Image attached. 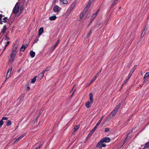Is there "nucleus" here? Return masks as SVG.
<instances>
[{"label":"nucleus","mask_w":149,"mask_h":149,"mask_svg":"<svg viewBox=\"0 0 149 149\" xmlns=\"http://www.w3.org/2000/svg\"><path fill=\"white\" fill-rule=\"evenodd\" d=\"M50 69H51L50 67L47 68L43 71V72L45 73V72L49 70H50Z\"/></svg>","instance_id":"nucleus-35"},{"label":"nucleus","mask_w":149,"mask_h":149,"mask_svg":"<svg viewBox=\"0 0 149 149\" xmlns=\"http://www.w3.org/2000/svg\"><path fill=\"white\" fill-rule=\"evenodd\" d=\"M3 21H2V22H3L5 23H6L7 22V19H8L7 17H4L3 18Z\"/></svg>","instance_id":"nucleus-32"},{"label":"nucleus","mask_w":149,"mask_h":149,"mask_svg":"<svg viewBox=\"0 0 149 149\" xmlns=\"http://www.w3.org/2000/svg\"><path fill=\"white\" fill-rule=\"evenodd\" d=\"M44 73H45L43 72V71H42L39 74L38 77H39L40 79H41L44 76Z\"/></svg>","instance_id":"nucleus-21"},{"label":"nucleus","mask_w":149,"mask_h":149,"mask_svg":"<svg viewBox=\"0 0 149 149\" xmlns=\"http://www.w3.org/2000/svg\"><path fill=\"white\" fill-rule=\"evenodd\" d=\"M94 0H90L89 2L91 3H92Z\"/></svg>","instance_id":"nucleus-59"},{"label":"nucleus","mask_w":149,"mask_h":149,"mask_svg":"<svg viewBox=\"0 0 149 149\" xmlns=\"http://www.w3.org/2000/svg\"><path fill=\"white\" fill-rule=\"evenodd\" d=\"M61 2L63 4H66L68 3V1L67 0H61Z\"/></svg>","instance_id":"nucleus-26"},{"label":"nucleus","mask_w":149,"mask_h":149,"mask_svg":"<svg viewBox=\"0 0 149 149\" xmlns=\"http://www.w3.org/2000/svg\"><path fill=\"white\" fill-rule=\"evenodd\" d=\"M104 142L102 141V140H101L98 143H97V147L99 148L100 149H101L102 148V147H105L106 146V144Z\"/></svg>","instance_id":"nucleus-3"},{"label":"nucleus","mask_w":149,"mask_h":149,"mask_svg":"<svg viewBox=\"0 0 149 149\" xmlns=\"http://www.w3.org/2000/svg\"><path fill=\"white\" fill-rule=\"evenodd\" d=\"M5 39L6 40H9V38L7 36V35L5 36Z\"/></svg>","instance_id":"nucleus-48"},{"label":"nucleus","mask_w":149,"mask_h":149,"mask_svg":"<svg viewBox=\"0 0 149 149\" xmlns=\"http://www.w3.org/2000/svg\"><path fill=\"white\" fill-rule=\"evenodd\" d=\"M132 75V74H129L128 77H127V78H126V79L124 81V84H125L128 81L129 79L130 78V77Z\"/></svg>","instance_id":"nucleus-18"},{"label":"nucleus","mask_w":149,"mask_h":149,"mask_svg":"<svg viewBox=\"0 0 149 149\" xmlns=\"http://www.w3.org/2000/svg\"><path fill=\"white\" fill-rule=\"evenodd\" d=\"M109 130V128H106L105 129V132H107Z\"/></svg>","instance_id":"nucleus-49"},{"label":"nucleus","mask_w":149,"mask_h":149,"mask_svg":"<svg viewBox=\"0 0 149 149\" xmlns=\"http://www.w3.org/2000/svg\"><path fill=\"white\" fill-rule=\"evenodd\" d=\"M91 104L90 103V102H89V101H88L87 102H86V106L87 107V108H89L91 106V104Z\"/></svg>","instance_id":"nucleus-20"},{"label":"nucleus","mask_w":149,"mask_h":149,"mask_svg":"<svg viewBox=\"0 0 149 149\" xmlns=\"http://www.w3.org/2000/svg\"><path fill=\"white\" fill-rule=\"evenodd\" d=\"M144 148H149V141L145 144Z\"/></svg>","instance_id":"nucleus-23"},{"label":"nucleus","mask_w":149,"mask_h":149,"mask_svg":"<svg viewBox=\"0 0 149 149\" xmlns=\"http://www.w3.org/2000/svg\"><path fill=\"white\" fill-rule=\"evenodd\" d=\"M6 28H7L6 26V25H4L3 26V29H2V30L1 31V33H5L6 31V29H7Z\"/></svg>","instance_id":"nucleus-14"},{"label":"nucleus","mask_w":149,"mask_h":149,"mask_svg":"<svg viewBox=\"0 0 149 149\" xmlns=\"http://www.w3.org/2000/svg\"><path fill=\"white\" fill-rule=\"evenodd\" d=\"M43 32V28L42 27L40 28L39 30L38 35L40 36L41 35Z\"/></svg>","instance_id":"nucleus-17"},{"label":"nucleus","mask_w":149,"mask_h":149,"mask_svg":"<svg viewBox=\"0 0 149 149\" xmlns=\"http://www.w3.org/2000/svg\"><path fill=\"white\" fill-rule=\"evenodd\" d=\"M12 68H11L8 69L7 74L6 76V79L5 80V81L4 82V83L6 81V79H8L12 71Z\"/></svg>","instance_id":"nucleus-6"},{"label":"nucleus","mask_w":149,"mask_h":149,"mask_svg":"<svg viewBox=\"0 0 149 149\" xmlns=\"http://www.w3.org/2000/svg\"><path fill=\"white\" fill-rule=\"evenodd\" d=\"M19 140V139L18 138L13 143H15L17 142Z\"/></svg>","instance_id":"nucleus-53"},{"label":"nucleus","mask_w":149,"mask_h":149,"mask_svg":"<svg viewBox=\"0 0 149 149\" xmlns=\"http://www.w3.org/2000/svg\"><path fill=\"white\" fill-rule=\"evenodd\" d=\"M43 142H42V143H40L38 147V148H39L40 149V148H41L42 147V146L43 145Z\"/></svg>","instance_id":"nucleus-44"},{"label":"nucleus","mask_w":149,"mask_h":149,"mask_svg":"<svg viewBox=\"0 0 149 149\" xmlns=\"http://www.w3.org/2000/svg\"><path fill=\"white\" fill-rule=\"evenodd\" d=\"M130 138V136H127L124 140L125 142Z\"/></svg>","instance_id":"nucleus-47"},{"label":"nucleus","mask_w":149,"mask_h":149,"mask_svg":"<svg viewBox=\"0 0 149 149\" xmlns=\"http://www.w3.org/2000/svg\"><path fill=\"white\" fill-rule=\"evenodd\" d=\"M99 10H98L96 12V13H94V14H96V15H97V14L98 13V12H99Z\"/></svg>","instance_id":"nucleus-58"},{"label":"nucleus","mask_w":149,"mask_h":149,"mask_svg":"<svg viewBox=\"0 0 149 149\" xmlns=\"http://www.w3.org/2000/svg\"><path fill=\"white\" fill-rule=\"evenodd\" d=\"M30 89V88L29 86H27L26 87V90L27 91H29Z\"/></svg>","instance_id":"nucleus-56"},{"label":"nucleus","mask_w":149,"mask_h":149,"mask_svg":"<svg viewBox=\"0 0 149 149\" xmlns=\"http://www.w3.org/2000/svg\"><path fill=\"white\" fill-rule=\"evenodd\" d=\"M35 149H40L39 148H38V147L37 148H36Z\"/></svg>","instance_id":"nucleus-62"},{"label":"nucleus","mask_w":149,"mask_h":149,"mask_svg":"<svg viewBox=\"0 0 149 149\" xmlns=\"http://www.w3.org/2000/svg\"><path fill=\"white\" fill-rule=\"evenodd\" d=\"M102 141L107 143L111 141V139L109 137H105L101 140Z\"/></svg>","instance_id":"nucleus-7"},{"label":"nucleus","mask_w":149,"mask_h":149,"mask_svg":"<svg viewBox=\"0 0 149 149\" xmlns=\"http://www.w3.org/2000/svg\"><path fill=\"white\" fill-rule=\"evenodd\" d=\"M120 106V105L119 104L117 105L114 109L118 111V109L119 108Z\"/></svg>","instance_id":"nucleus-39"},{"label":"nucleus","mask_w":149,"mask_h":149,"mask_svg":"<svg viewBox=\"0 0 149 149\" xmlns=\"http://www.w3.org/2000/svg\"><path fill=\"white\" fill-rule=\"evenodd\" d=\"M74 6H75L74 4H73L72 5V6L70 8V11H71L73 9V8L74 7Z\"/></svg>","instance_id":"nucleus-36"},{"label":"nucleus","mask_w":149,"mask_h":149,"mask_svg":"<svg viewBox=\"0 0 149 149\" xmlns=\"http://www.w3.org/2000/svg\"><path fill=\"white\" fill-rule=\"evenodd\" d=\"M2 16L3 15L2 14L0 15V24H3L2 22H1V20Z\"/></svg>","instance_id":"nucleus-42"},{"label":"nucleus","mask_w":149,"mask_h":149,"mask_svg":"<svg viewBox=\"0 0 149 149\" xmlns=\"http://www.w3.org/2000/svg\"><path fill=\"white\" fill-rule=\"evenodd\" d=\"M91 3H91L90 2H89V3H88V5L86 6V7L88 8L90 6Z\"/></svg>","instance_id":"nucleus-46"},{"label":"nucleus","mask_w":149,"mask_h":149,"mask_svg":"<svg viewBox=\"0 0 149 149\" xmlns=\"http://www.w3.org/2000/svg\"><path fill=\"white\" fill-rule=\"evenodd\" d=\"M116 114V113L114 112H113V111H112L110 114L113 117Z\"/></svg>","instance_id":"nucleus-40"},{"label":"nucleus","mask_w":149,"mask_h":149,"mask_svg":"<svg viewBox=\"0 0 149 149\" xmlns=\"http://www.w3.org/2000/svg\"><path fill=\"white\" fill-rule=\"evenodd\" d=\"M30 55L32 58L34 57L35 55V53L32 51H31L30 52Z\"/></svg>","instance_id":"nucleus-19"},{"label":"nucleus","mask_w":149,"mask_h":149,"mask_svg":"<svg viewBox=\"0 0 149 149\" xmlns=\"http://www.w3.org/2000/svg\"><path fill=\"white\" fill-rule=\"evenodd\" d=\"M23 98V97L21 96L19 97V98H20V100H21L22 98Z\"/></svg>","instance_id":"nucleus-61"},{"label":"nucleus","mask_w":149,"mask_h":149,"mask_svg":"<svg viewBox=\"0 0 149 149\" xmlns=\"http://www.w3.org/2000/svg\"><path fill=\"white\" fill-rule=\"evenodd\" d=\"M59 42V40H58L57 42H56L55 45L53 46V47H52L51 48V51H53V50H54L56 47L57 45H58V43Z\"/></svg>","instance_id":"nucleus-12"},{"label":"nucleus","mask_w":149,"mask_h":149,"mask_svg":"<svg viewBox=\"0 0 149 149\" xmlns=\"http://www.w3.org/2000/svg\"><path fill=\"white\" fill-rule=\"evenodd\" d=\"M95 130H94V128L89 133L88 137H90L92 134L93 133V132L95 131Z\"/></svg>","instance_id":"nucleus-22"},{"label":"nucleus","mask_w":149,"mask_h":149,"mask_svg":"<svg viewBox=\"0 0 149 149\" xmlns=\"http://www.w3.org/2000/svg\"><path fill=\"white\" fill-rule=\"evenodd\" d=\"M149 76V72H146V74H145L144 78H148V76Z\"/></svg>","instance_id":"nucleus-31"},{"label":"nucleus","mask_w":149,"mask_h":149,"mask_svg":"<svg viewBox=\"0 0 149 149\" xmlns=\"http://www.w3.org/2000/svg\"><path fill=\"white\" fill-rule=\"evenodd\" d=\"M10 42L9 41H8L6 42V44L5 45V47L3 49V52H4L5 50L6 47L9 45Z\"/></svg>","instance_id":"nucleus-29"},{"label":"nucleus","mask_w":149,"mask_h":149,"mask_svg":"<svg viewBox=\"0 0 149 149\" xmlns=\"http://www.w3.org/2000/svg\"><path fill=\"white\" fill-rule=\"evenodd\" d=\"M98 76H96V75H95V77H94L91 80L90 83L89 84V85H90V84L92 83L94 81H95L96 79H97V77Z\"/></svg>","instance_id":"nucleus-15"},{"label":"nucleus","mask_w":149,"mask_h":149,"mask_svg":"<svg viewBox=\"0 0 149 149\" xmlns=\"http://www.w3.org/2000/svg\"><path fill=\"white\" fill-rule=\"evenodd\" d=\"M88 8H87L86 7L84 9V10H83V11H85V13L88 10Z\"/></svg>","instance_id":"nucleus-51"},{"label":"nucleus","mask_w":149,"mask_h":149,"mask_svg":"<svg viewBox=\"0 0 149 149\" xmlns=\"http://www.w3.org/2000/svg\"><path fill=\"white\" fill-rule=\"evenodd\" d=\"M96 14H93V15L91 18V22L96 17Z\"/></svg>","instance_id":"nucleus-27"},{"label":"nucleus","mask_w":149,"mask_h":149,"mask_svg":"<svg viewBox=\"0 0 149 149\" xmlns=\"http://www.w3.org/2000/svg\"><path fill=\"white\" fill-rule=\"evenodd\" d=\"M38 39L35 40L33 42V43H37V42L38 41Z\"/></svg>","instance_id":"nucleus-52"},{"label":"nucleus","mask_w":149,"mask_h":149,"mask_svg":"<svg viewBox=\"0 0 149 149\" xmlns=\"http://www.w3.org/2000/svg\"><path fill=\"white\" fill-rule=\"evenodd\" d=\"M29 44H26L24 45H22V46L25 49L28 46Z\"/></svg>","instance_id":"nucleus-34"},{"label":"nucleus","mask_w":149,"mask_h":149,"mask_svg":"<svg viewBox=\"0 0 149 149\" xmlns=\"http://www.w3.org/2000/svg\"><path fill=\"white\" fill-rule=\"evenodd\" d=\"M75 91H74L73 92V93H72V95L74 93V92Z\"/></svg>","instance_id":"nucleus-64"},{"label":"nucleus","mask_w":149,"mask_h":149,"mask_svg":"<svg viewBox=\"0 0 149 149\" xmlns=\"http://www.w3.org/2000/svg\"><path fill=\"white\" fill-rule=\"evenodd\" d=\"M143 80L144 82H147L148 80V78H144L143 77Z\"/></svg>","instance_id":"nucleus-43"},{"label":"nucleus","mask_w":149,"mask_h":149,"mask_svg":"<svg viewBox=\"0 0 149 149\" xmlns=\"http://www.w3.org/2000/svg\"><path fill=\"white\" fill-rule=\"evenodd\" d=\"M148 29V27L146 26L144 29L141 35V37H143L144 35H145L146 31H147V29Z\"/></svg>","instance_id":"nucleus-10"},{"label":"nucleus","mask_w":149,"mask_h":149,"mask_svg":"<svg viewBox=\"0 0 149 149\" xmlns=\"http://www.w3.org/2000/svg\"><path fill=\"white\" fill-rule=\"evenodd\" d=\"M8 118L6 117H3L2 119L0 121V128H1L2 126L3 125V123L5 122L4 120H7Z\"/></svg>","instance_id":"nucleus-5"},{"label":"nucleus","mask_w":149,"mask_h":149,"mask_svg":"<svg viewBox=\"0 0 149 149\" xmlns=\"http://www.w3.org/2000/svg\"><path fill=\"white\" fill-rule=\"evenodd\" d=\"M101 72V70H100V71L97 74H96V76H97V75L98 74H100Z\"/></svg>","instance_id":"nucleus-60"},{"label":"nucleus","mask_w":149,"mask_h":149,"mask_svg":"<svg viewBox=\"0 0 149 149\" xmlns=\"http://www.w3.org/2000/svg\"><path fill=\"white\" fill-rule=\"evenodd\" d=\"M85 11H83V12H82L81 14L80 15V18L81 19L83 17L84 15L85 14Z\"/></svg>","instance_id":"nucleus-28"},{"label":"nucleus","mask_w":149,"mask_h":149,"mask_svg":"<svg viewBox=\"0 0 149 149\" xmlns=\"http://www.w3.org/2000/svg\"><path fill=\"white\" fill-rule=\"evenodd\" d=\"M118 0H113V3L114 5L116 4L118 1Z\"/></svg>","instance_id":"nucleus-41"},{"label":"nucleus","mask_w":149,"mask_h":149,"mask_svg":"<svg viewBox=\"0 0 149 149\" xmlns=\"http://www.w3.org/2000/svg\"><path fill=\"white\" fill-rule=\"evenodd\" d=\"M124 84V83L123 84V85H122V87L121 88L123 87V86L124 85V84Z\"/></svg>","instance_id":"nucleus-63"},{"label":"nucleus","mask_w":149,"mask_h":149,"mask_svg":"<svg viewBox=\"0 0 149 149\" xmlns=\"http://www.w3.org/2000/svg\"><path fill=\"white\" fill-rule=\"evenodd\" d=\"M113 117L110 114L107 117L106 121H109Z\"/></svg>","instance_id":"nucleus-13"},{"label":"nucleus","mask_w":149,"mask_h":149,"mask_svg":"<svg viewBox=\"0 0 149 149\" xmlns=\"http://www.w3.org/2000/svg\"><path fill=\"white\" fill-rule=\"evenodd\" d=\"M92 32L91 31V30H90V31H89V33L87 36V38H88L90 37V36H91V34H92Z\"/></svg>","instance_id":"nucleus-37"},{"label":"nucleus","mask_w":149,"mask_h":149,"mask_svg":"<svg viewBox=\"0 0 149 149\" xmlns=\"http://www.w3.org/2000/svg\"><path fill=\"white\" fill-rule=\"evenodd\" d=\"M17 52L16 47H13L10 55L9 60V62L12 63L14 61Z\"/></svg>","instance_id":"nucleus-1"},{"label":"nucleus","mask_w":149,"mask_h":149,"mask_svg":"<svg viewBox=\"0 0 149 149\" xmlns=\"http://www.w3.org/2000/svg\"><path fill=\"white\" fill-rule=\"evenodd\" d=\"M137 65H135L133 67V68L131 69L130 71V72L129 74H130L132 75V73L135 70L136 68V67Z\"/></svg>","instance_id":"nucleus-11"},{"label":"nucleus","mask_w":149,"mask_h":149,"mask_svg":"<svg viewBox=\"0 0 149 149\" xmlns=\"http://www.w3.org/2000/svg\"><path fill=\"white\" fill-rule=\"evenodd\" d=\"M25 49H24V48L23 47V46H22L20 49V50L21 51L23 52L24 51Z\"/></svg>","instance_id":"nucleus-45"},{"label":"nucleus","mask_w":149,"mask_h":149,"mask_svg":"<svg viewBox=\"0 0 149 149\" xmlns=\"http://www.w3.org/2000/svg\"><path fill=\"white\" fill-rule=\"evenodd\" d=\"M79 125H78L77 126H76L75 127H74V132H76L77 130L79 128Z\"/></svg>","instance_id":"nucleus-25"},{"label":"nucleus","mask_w":149,"mask_h":149,"mask_svg":"<svg viewBox=\"0 0 149 149\" xmlns=\"http://www.w3.org/2000/svg\"><path fill=\"white\" fill-rule=\"evenodd\" d=\"M112 111H113V112H115V113H116L118 111L115 109H114Z\"/></svg>","instance_id":"nucleus-55"},{"label":"nucleus","mask_w":149,"mask_h":149,"mask_svg":"<svg viewBox=\"0 0 149 149\" xmlns=\"http://www.w3.org/2000/svg\"><path fill=\"white\" fill-rule=\"evenodd\" d=\"M7 120V122H6V125L7 126H10L11 125L12 123H11V121L10 120Z\"/></svg>","instance_id":"nucleus-24"},{"label":"nucleus","mask_w":149,"mask_h":149,"mask_svg":"<svg viewBox=\"0 0 149 149\" xmlns=\"http://www.w3.org/2000/svg\"><path fill=\"white\" fill-rule=\"evenodd\" d=\"M26 135V134L25 133L23 134L21 136H20L19 138H18L19 140H20L21 139L23 138L24 136H25Z\"/></svg>","instance_id":"nucleus-33"},{"label":"nucleus","mask_w":149,"mask_h":149,"mask_svg":"<svg viewBox=\"0 0 149 149\" xmlns=\"http://www.w3.org/2000/svg\"><path fill=\"white\" fill-rule=\"evenodd\" d=\"M146 83V82H144V81H143L142 85V86L141 85L140 87H142V86L144 85H145Z\"/></svg>","instance_id":"nucleus-54"},{"label":"nucleus","mask_w":149,"mask_h":149,"mask_svg":"<svg viewBox=\"0 0 149 149\" xmlns=\"http://www.w3.org/2000/svg\"><path fill=\"white\" fill-rule=\"evenodd\" d=\"M19 6V3H17L13 10V13L15 14L17 13L18 11Z\"/></svg>","instance_id":"nucleus-2"},{"label":"nucleus","mask_w":149,"mask_h":149,"mask_svg":"<svg viewBox=\"0 0 149 149\" xmlns=\"http://www.w3.org/2000/svg\"><path fill=\"white\" fill-rule=\"evenodd\" d=\"M89 100H90V103L92 104L93 102V95L91 93H90L89 94Z\"/></svg>","instance_id":"nucleus-9"},{"label":"nucleus","mask_w":149,"mask_h":149,"mask_svg":"<svg viewBox=\"0 0 149 149\" xmlns=\"http://www.w3.org/2000/svg\"><path fill=\"white\" fill-rule=\"evenodd\" d=\"M37 77V76H35V77L31 80V82L32 83H34L36 81V77Z\"/></svg>","instance_id":"nucleus-30"},{"label":"nucleus","mask_w":149,"mask_h":149,"mask_svg":"<svg viewBox=\"0 0 149 149\" xmlns=\"http://www.w3.org/2000/svg\"><path fill=\"white\" fill-rule=\"evenodd\" d=\"M111 17V16L110 15L107 18V21L109 20V19H110V17Z\"/></svg>","instance_id":"nucleus-57"},{"label":"nucleus","mask_w":149,"mask_h":149,"mask_svg":"<svg viewBox=\"0 0 149 149\" xmlns=\"http://www.w3.org/2000/svg\"><path fill=\"white\" fill-rule=\"evenodd\" d=\"M19 10H23L24 8L23 6H21L20 7H19Z\"/></svg>","instance_id":"nucleus-50"},{"label":"nucleus","mask_w":149,"mask_h":149,"mask_svg":"<svg viewBox=\"0 0 149 149\" xmlns=\"http://www.w3.org/2000/svg\"><path fill=\"white\" fill-rule=\"evenodd\" d=\"M56 18V17L55 15L49 17V19L51 21L55 20Z\"/></svg>","instance_id":"nucleus-16"},{"label":"nucleus","mask_w":149,"mask_h":149,"mask_svg":"<svg viewBox=\"0 0 149 149\" xmlns=\"http://www.w3.org/2000/svg\"><path fill=\"white\" fill-rule=\"evenodd\" d=\"M60 10V8L57 6H55L53 8V10L54 12H57Z\"/></svg>","instance_id":"nucleus-8"},{"label":"nucleus","mask_w":149,"mask_h":149,"mask_svg":"<svg viewBox=\"0 0 149 149\" xmlns=\"http://www.w3.org/2000/svg\"><path fill=\"white\" fill-rule=\"evenodd\" d=\"M120 106V105L119 104L117 105L114 109L118 111V109L119 108Z\"/></svg>","instance_id":"nucleus-38"},{"label":"nucleus","mask_w":149,"mask_h":149,"mask_svg":"<svg viewBox=\"0 0 149 149\" xmlns=\"http://www.w3.org/2000/svg\"><path fill=\"white\" fill-rule=\"evenodd\" d=\"M104 117V116H102V117L98 121V123H97V124L95 126V127L94 128V130H96L97 127L98 126L101 121H102L103 119V118Z\"/></svg>","instance_id":"nucleus-4"}]
</instances>
